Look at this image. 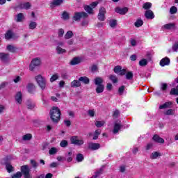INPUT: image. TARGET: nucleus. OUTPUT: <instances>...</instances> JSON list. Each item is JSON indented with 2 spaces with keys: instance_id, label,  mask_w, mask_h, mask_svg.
Returning a JSON list of instances; mask_svg holds the SVG:
<instances>
[{
  "instance_id": "1",
  "label": "nucleus",
  "mask_w": 178,
  "mask_h": 178,
  "mask_svg": "<svg viewBox=\"0 0 178 178\" xmlns=\"http://www.w3.org/2000/svg\"><path fill=\"white\" fill-rule=\"evenodd\" d=\"M49 115L53 123H59L62 113L60 112V109H59L58 107H52V108L50 110Z\"/></svg>"
},
{
  "instance_id": "2",
  "label": "nucleus",
  "mask_w": 178,
  "mask_h": 178,
  "mask_svg": "<svg viewBox=\"0 0 178 178\" xmlns=\"http://www.w3.org/2000/svg\"><path fill=\"white\" fill-rule=\"evenodd\" d=\"M35 80L41 90H44L47 88V79H45V77L42 76L41 74H39L35 76Z\"/></svg>"
},
{
  "instance_id": "3",
  "label": "nucleus",
  "mask_w": 178,
  "mask_h": 178,
  "mask_svg": "<svg viewBox=\"0 0 178 178\" xmlns=\"http://www.w3.org/2000/svg\"><path fill=\"white\" fill-rule=\"evenodd\" d=\"M88 14L86 12H76L74 13L72 19L74 22H80L81 19H87Z\"/></svg>"
},
{
  "instance_id": "4",
  "label": "nucleus",
  "mask_w": 178,
  "mask_h": 178,
  "mask_svg": "<svg viewBox=\"0 0 178 178\" xmlns=\"http://www.w3.org/2000/svg\"><path fill=\"white\" fill-rule=\"evenodd\" d=\"M21 172L24 175V178H33V175L30 174V168L29 165H25L21 167Z\"/></svg>"
},
{
  "instance_id": "5",
  "label": "nucleus",
  "mask_w": 178,
  "mask_h": 178,
  "mask_svg": "<svg viewBox=\"0 0 178 178\" xmlns=\"http://www.w3.org/2000/svg\"><path fill=\"white\" fill-rule=\"evenodd\" d=\"M70 141L72 144H74V145H83L84 144V140L83 139H79V136H74L71 137Z\"/></svg>"
},
{
  "instance_id": "6",
  "label": "nucleus",
  "mask_w": 178,
  "mask_h": 178,
  "mask_svg": "<svg viewBox=\"0 0 178 178\" xmlns=\"http://www.w3.org/2000/svg\"><path fill=\"white\" fill-rule=\"evenodd\" d=\"M40 65H41V60L38 58H34L31 63V65L29 66V70L33 72V70L35 69V67L40 66Z\"/></svg>"
},
{
  "instance_id": "7",
  "label": "nucleus",
  "mask_w": 178,
  "mask_h": 178,
  "mask_svg": "<svg viewBox=\"0 0 178 178\" xmlns=\"http://www.w3.org/2000/svg\"><path fill=\"white\" fill-rule=\"evenodd\" d=\"M0 60L3 63H9L10 56L8 53H0Z\"/></svg>"
},
{
  "instance_id": "8",
  "label": "nucleus",
  "mask_w": 178,
  "mask_h": 178,
  "mask_svg": "<svg viewBox=\"0 0 178 178\" xmlns=\"http://www.w3.org/2000/svg\"><path fill=\"white\" fill-rule=\"evenodd\" d=\"M101 148V144L94 143L92 142H89L88 143V149H91V151H97Z\"/></svg>"
},
{
  "instance_id": "9",
  "label": "nucleus",
  "mask_w": 178,
  "mask_h": 178,
  "mask_svg": "<svg viewBox=\"0 0 178 178\" xmlns=\"http://www.w3.org/2000/svg\"><path fill=\"white\" fill-rule=\"evenodd\" d=\"M79 63H81V58L79 57H74L70 62L71 66H76V65H79Z\"/></svg>"
},
{
  "instance_id": "10",
  "label": "nucleus",
  "mask_w": 178,
  "mask_h": 178,
  "mask_svg": "<svg viewBox=\"0 0 178 178\" xmlns=\"http://www.w3.org/2000/svg\"><path fill=\"white\" fill-rule=\"evenodd\" d=\"M17 8H19V9L29 10L31 8V3H30V2L22 3L18 5Z\"/></svg>"
},
{
  "instance_id": "11",
  "label": "nucleus",
  "mask_w": 178,
  "mask_h": 178,
  "mask_svg": "<svg viewBox=\"0 0 178 178\" xmlns=\"http://www.w3.org/2000/svg\"><path fill=\"white\" fill-rule=\"evenodd\" d=\"M145 17L148 19H152L154 17H155V15H154V12L151 10H147L145 12Z\"/></svg>"
},
{
  "instance_id": "12",
  "label": "nucleus",
  "mask_w": 178,
  "mask_h": 178,
  "mask_svg": "<svg viewBox=\"0 0 178 178\" xmlns=\"http://www.w3.org/2000/svg\"><path fill=\"white\" fill-rule=\"evenodd\" d=\"M116 13H119V15H126L127 12H129V8L127 7L120 8L119 7L115 8Z\"/></svg>"
},
{
  "instance_id": "13",
  "label": "nucleus",
  "mask_w": 178,
  "mask_h": 178,
  "mask_svg": "<svg viewBox=\"0 0 178 178\" xmlns=\"http://www.w3.org/2000/svg\"><path fill=\"white\" fill-rule=\"evenodd\" d=\"M170 64V59H169V58L168 57H165L161 59L160 61V65H161L162 67L168 66V65Z\"/></svg>"
},
{
  "instance_id": "14",
  "label": "nucleus",
  "mask_w": 178,
  "mask_h": 178,
  "mask_svg": "<svg viewBox=\"0 0 178 178\" xmlns=\"http://www.w3.org/2000/svg\"><path fill=\"white\" fill-rule=\"evenodd\" d=\"M122 127H123V125H122V124L115 122L113 133H114V134H118V133H119V130H120Z\"/></svg>"
},
{
  "instance_id": "15",
  "label": "nucleus",
  "mask_w": 178,
  "mask_h": 178,
  "mask_svg": "<svg viewBox=\"0 0 178 178\" xmlns=\"http://www.w3.org/2000/svg\"><path fill=\"white\" fill-rule=\"evenodd\" d=\"M63 3V0H54L50 3V8H55V6H59Z\"/></svg>"
},
{
  "instance_id": "16",
  "label": "nucleus",
  "mask_w": 178,
  "mask_h": 178,
  "mask_svg": "<svg viewBox=\"0 0 178 178\" xmlns=\"http://www.w3.org/2000/svg\"><path fill=\"white\" fill-rule=\"evenodd\" d=\"M15 100L18 104H22V102L23 101V95L22 94V92H17L15 95Z\"/></svg>"
},
{
  "instance_id": "17",
  "label": "nucleus",
  "mask_w": 178,
  "mask_h": 178,
  "mask_svg": "<svg viewBox=\"0 0 178 178\" xmlns=\"http://www.w3.org/2000/svg\"><path fill=\"white\" fill-rule=\"evenodd\" d=\"M71 87L72 88H77L79 87H81V83L80 82L79 79L74 80L72 82H71Z\"/></svg>"
},
{
  "instance_id": "18",
  "label": "nucleus",
  "mask_w": 178,
  "mask_h": 178,
  "mask_svg": "<svg viewBox=\"0 0 178 178\" xmlns=\"http://www.w3.org/2000/svg\"><path fill=\"white\" fill-rule=\"evenodd\" d=\"M26 88L30 94H33L35 91V86L33 83H29Z\"/></svg>"
},
{
  "instance_id": "19",
  "label": "nucleus",
  "mask_w": 178,
  "mask_h": 178,
  "mask_svg": "<svg viewBox=\"0 0 178 178\" xmlns=\"http://www.w3.org/2000/svg\"><path fill=\"white\" fill-rule=\"evenodd\" d=\"M6 49L8 50L9 52H12V54H15L16 51H17V47L13 46L12 44H8L6 47Z\"/></svg>"
},
{
  "instance_id": "20",
  "label": "nucleus",
  "mask_w": 178,
  "mask_h": 178,
  "mask_svg": "<svg viewBox=\"0 0 178 178\" xmlns=\"http://www.w3.org/2000/svg\"><path fill=\"white\" fill-rule=\"evenodd\" d=\"M153 140L154 141H155L156 143H159L160 144H163V143H165V140H163V138H160L158 135H154L153 136Z\"/></svg>"
},
{
  "instance_id": "21",
  "label": "nucleus",
  "mask_w": 178,
  "mask_h": 178,
  "mask_svg": "<svg viewBox=\"0 0 178 178\" xmlns=\"http://www.w3.org/2000/svg\"><path fill=\"white\" fill-rule=\"evenodd\" d=\"M24 19V15L22 13H19L16 16V22L17 23H21V22H23V19Z\"/></svg>"
},
{
  "instance_id": "22",
  "label": "nucleus",
  "mask_w": 178,
  "mask_h": 178,
  "mask_svg": "<svg viewBox=\"0 0 178 178\" xmlns=\"http://www.w3.org/2000/svg\"><path fill=\"white\" fill-rule=\"evenodd\" d=\"M104 90H105V86L104 85H97L96 88L97 94H101L104 92Z\"/></svg>"
},
{
  "instance_id": "23",
  "label": "nucleus",
  "mask_w": 178,
  "mask_h": 178,
  "mask_svg": "<svg viewBox=\"0 0 178 178\" xmlns=\"http://www.w3.org/2000/svg\"><path fill=\"white\" fill-rule=\"evenodd\" d=\"M102 83H104V79H102V78L97 76L95 79V86H102Z\"/></svg>"
},
{
  "instance_id": "24",
  "label": "nucleus",
  "mask_w": 178,
  "mask_h": 178,
  "mask_svg": "<svg viewBox=\"0 0 178 178\" xmlns=\"http://www.w3.org/2000/svg\"><path fill=\"white\" fill-rule=\"evenodd\" d=\"M159 156H162V154L159 152H153L150 155V159H156Z\"/></svg>"
},
{
  "instance_id": "25",
  "label": "nucleus",
  "mask_w": 178,
  "mask_h": 178,
  "mask_svg": "<svg viewBox=\"0 0 178 178\" xmlns=\"http://www.w3.org/2000/svg\"><path fill=\"white\" fill-rule=\"evenodd\" d=\"M79 82L83 83V84H90V79L87 76H81L79 79Z\"/></svg>"
},
{
  "instance_id": "26",
  "label": "nucleus",
  "mask_w": 178,
  "mask_h": 178,
  "mask_svg": "<svg viewBox=\"0 0 178 178\" xmlns=\"http://www.w3.org/2000/svg\"><path fill=\"white\" fill-rule=\"evenodd\" d=\"M83 8L86 12H87V13H89V15H94V10L90 6L86 5V6H84Z\"/></svg>"
},
{
  "instance_id": "27",
  "label": "nucleus",
  "mask_w": 178,
  "mask_h": 178,
  "mask_svg": "<svg viewBox=\"0 0 178 178\" xmlns=\"http://www.w3.org/2000/svg\"><path fill=\"white\" fill-rule=\"evenodd\" d=\"M73 35H74L73 31H69L64 35V38H65V40H70V38H72L73 37Z\"/></svg>"
},
{
  "instance_id": "28",
  "label": "nucleus",
  "mask_w": 178,
  "mask_h": 178,
  "mask_svg": "<svg viewBox=\"0 0 178 178\" xmlns=\"http://www.w3.org/2000/svg\"><path fill=\"white\" fill-rule=\"evenodd\" d=\"M172 105V102H165L164 104L159 106V109H166V108H169Z\"/></svg>"
},
{
  "instance_id": "29",
  "label": "nucleus",
  "mask_w": 178,
  "mask_h": 178,
  "mask_svg": "<svg viewBox=\"0 0 178 178\" xmlns=\"http://www.w3.org/2000/svg\"><path fill=\"white\" fill-rule=\"evenodd\" d=\"M176 25L173 23L166 24L163 26L164 29L166 30H172V29H175Z\"/></svg>"
},
{
  "instance_id": "30",
  "label": "nucleus",
  "mask_w": 178,
  "mask_h": 178,
  "mask_svg": "<svg viewBox=\"0 0 178 178\" xmlns=\"http://www.w3.org/2000/svg\"><path fill=\"white\" fill-rule=\"evenodd\" d=\"M144 24V22L143 19H138L136 22L134 23L135 27H141Z\"/></svg>"
},
{
  "instance_id": "31",
  "label": "nucleus",
  "mask_w": 178,
  "mask_h": 178,
  "mask_svg": "<svg viewBox=\"0 0 178 178\" xmlns=\"http://www.w3.org/2000/svg\"><path fill=\"white\" fill-rule=\"evenodd\" d=\"M13 37V32L12 31H8L5 35L6 40H10Z\"/></svg>"
},
{
  "instance_id": "32",
  "label": "nucleus",
  "mask_w": 178,
  "mask_h": 178,
  "mask_svg": "<svg viewBox=\"0 0 178 178\" xmlns=\"http://www.w3.org/2000/svg\"><path fill=\"white\" fill-rule=\"evenodd\" d=\"M6 168L8 173H10V172H13L14 168L12 165L9 164L8 163H6Z\"/></svg>"
},
{
  "instance_id": "33",
  "label": "nucleus",
  "mask_w": 178,
  "mask_h": 178,
  "mask_svg": "<svg viewBox=\"0 0 178 178\" xmlns=\"http://www.w3.org/2000/svg\"><path fill=\"white\" fill-rule=\"evenodd\" d=\"M152 6V3L149 2H147L143 4V9H145V10H149Z\"/></svg>"
},
{
  "instance_id": "34",
  "label": "nucleus",
  "mask_w": 178,
  "mask_h": 178,
  "mask_svg": "<svg viewBox=\"0 0 178 178\" xmlns=\"http://www.w3.org/2000/svg\"><path fill=\"white\" fill-rule=\"evenodd\" d=\"M31 138H33V136L30 134H26L22 137V140H24V141H30Z\"/></svg>"
},
{
  "instance_id": "35",
  "label": "nucleus",
  "mask_w": 178,
  "mask_h": 178,
  "mask_svg": "<svg viewBox=\"0 0 178 178\" xmlns=\"http://www.w3.org/2000/svg\"><path fill=\"white\" fill-rule=\"evenodd\" d=\"M134 76L133 72H128L125 75V78L127 80H133Z\"/></svg>"
},
{
  "instance_id": "36",
  "label": "nucleus",
  "mask_w": 178,
  "mask_h": 178,
  "mask_svg": "<svg viewBox=\"0 0 178 178\" xmlns=\"http://www.w3.org/2000/svg\"><path fill=\"white\" fill-rule=\"evenodd\" d=\"M76 161L77 162H83L84 161V155L83 154H78L76 155Z\"/></svg>"
},
{
  "instance_id": "37",
  "label": "nucleus",
  "mask_w": 178,
  "mask_h": 178,
  "mask_svg": "<svg viewBox=\"0 0 178 178\" xmlns=\"http://www.w3.org/2000/svg\"><path fill=\"white\" fill-rule=\"evenodd\" d=\"M101 135V129H97L95 131L93 140H98V136Z\"/></svg>"
},
{
  "instance_id": "38",
  "label": "nucleus",
  "mask_w": 178,
  "mask_h": 178,
  "mask_svg": "<svg viewBox=\"0 0 178 178\" xmlns=\"http://www.w3.org/2000/svg\"><path fill=\"white\" fill-rule=\"evenodd\" d=\"M109 24H110V26L113 29L116 27V26L118 25V21L116 19L110 20Z\"/></svg>"
},
{
  "instance_id": "39",
  "label": "nucleus",
  "mask_w": 178,
  "mask_h": 178,
  "mask_svg": "<svg viewBox=\"0 0 178 178\" xmlns=\"http://www.w3.org/2000/svg\"><path fill=\"white\" fill-rule=\"evenodd\" d=\"M58 79H59V75L58 74L52 75L50 78V83H54V81H56Z\"/></svg>"
},
{
  "instance_id": "40",
  "label": "nucleus",
  "mask_w": 178,
  "mask_h": 178,
  "mask_svg": "<svg viewBox=\"0 0 178 178\" xmlns=\"http://www.w3.org/2000/svg\"><path fill=\"white\" fill-rule=\"evenodd\" d=\"M62 17H63V20H69V19L70 18L69 13L66 11H64L63 13Z\"/></svg>"
},
{
  "instance_id": "41",
  "label": "nucleus",
  "mask_w": 178,
  "mask_h": 178,
  "mask_svg": "<svg viewBox=\"0 0 178 178\" xmlns=\"http://www.w3.org/2000/svg\"><path fill=\"white\" fill-rule=\"evenodd\" d=\"M56 51H57V54H58V55H60V54H65V52H66V49H62V47H57Z\"/></svg>"
},
{
  "instance_id": "42",
  "label": "nucleus",
  "mask_w": 178,
  "mask_h": 178,
  "mask_svg": "<svg viewBox=\"0 0 178 178\" xmlns=\"http://www.w3.org/2000/svg\"><path fill=\"white\" fill-rule=\"evenodd\" d=\"M30 163L32 168H33L34 169H37V168H38V163H37V161H35V160H31Z\"/></svg>"
},
{
  "instance_id": "43",
  "label": "nucleus",
  "mask_w": 178,
  "mask_h": 178,
  "mask_svg": "<svg viewBox=\"0 0 178 178\" xmlns=\"http://www.w3.org/2000/svg\"><path fill=\"white\" fill-rule=\"evenodd\" d=\"M60 145L63 148H66V147H67V145H69V143H67V140H63L60 142Z\"/></svg>"
},
{
  "instance_id": "44",
  "label": "nucleus",
  "mask_w": 178,
  "mask_h": 178,
  "mask_svg": "<svg viewBox=\"0 0 178 178\" xmlns=\"http://www.w3.org/2000/svg\"><path fill=\"white\" fill-rule=\"evenodd\" d=\"M114 73H116L117 74H119L120 73V71L122 70V66L117 65L114 67Z\"/></svg>"
},
{
  "instance_id": "45",
  "label": "nucleus",
  "mask_w": 178,
  "mask_h": 178,
  "mask_svg": "<svg viewBox=\"0 0 178 178\" xmlns=\"http://www.w3.org/2000/svg\"><path fill=\"white\" fill-rule=\"evenodd\" d=\"M26 106L28 109H34L35 105L33 103H31V102L28 101L27 104H26Z\"/></svg>"
},
{
  "instance_id": "46",
  "label": "nucleus",
  "mask_w": 178,
  "mask_h": 178,
  "mask_svg": "<svg viewBox=\"0 0 178 178\" xmlns=\"http://www.w3.org/2000/svg\"><path fill=\"white\" fill-rule=\"evenodd\" d=\"M95 124L97 127H102L105 124V121H96Z\"/></svg>"
},
{
  "instance_id": "47",
  "label": "nucleus",
  "mask_w": 178,
  "mask_h": 178,
  "mask_svg": "<svg viewBox=\"0 0 178 178\" xmlns=\"http://www.w3.org/2000/svg\"><path fill=\"white\" fill-rule=\"evenodd\" d=\"M37 27V22H31L29 24V29L31 30H34Z\"/></svg>"
},
{
  "instance_id": "48",
  "label": "nucleus",
  "mask_w": 178,
  "mask_h": 178,
  "mask_svg": "<svg viewBox=\"0 0 178 178\" xmlns=\"http://www.w3.org/2000/svg\"><path fill=\"white\" fill-rule=\"evenodd\" d=\"M139 65L140 66H147L148 65V60L147 59H142L139 61Z\"/></svg>"
},
{
  "instance_id": "49",
  "label": "nucleus",
  "mask_w": 178,
  "mask_h": 178,
  "mask_svg": "<svg viewBox=\"0 0 178 178\" xmlns=\"http://www.w3.org/2000/svg\"><path fill=\"white\" fill-rule=\"evenodd\" d=\"M170 13L171 15H175V13H177V8L175 6H172L170 9Z\"/></svg>"
},
{
  "instance_id": "50",
  "label": "nucleus",
  "mask_w": 178,
  "mask_h": 178,
  "mask_svg": "<svg viewBox=\"0 0 178 178\" xmlns=\"http://www.w3.org/2000/svg\"><path fill=\"white\" fill-rule=\"evenodd\" d=\"M109 79L113 81V83H118V76L115 75H110Z\"/></svg>"
},
{
  "instance_id": "51",
  "label": "nucleus",
  "mask_w": 178,
  "mask_h": 178,
  "mask_svg": "<svg viewBox=\"0 0 178 178\" xmlns=\"http://www.w3.org/2000/svg\"><path fill=\"white\" fill-rule=\"evenodd\" d=\"M58 152V150L56 149V147H51V149L49 151V154L50 155H55Z\"/></svg>"
},
{
  "instance_id": "52",
  "label": "nucleus",
  "mask_w": 178,
  "mask_h": 178,
  "mask_svg": "<svg viewBox=\"0 0 178 178\" xmlns=\"http://www.w3.org/2000/svg\"><path fill=\"white\" fill-rule=\"evenodd\" d=\"M63 34H65V30H63V29H59L58 32V38H60L63 37Z\"/></svg>"
},
{
  "instance_id": "53",
  "label": "nucleus",
  "mask_w": 178,
  "mask_h": 178,
  "mask_svg": "<svg viewBox=\"0 0 178 178\" xmlns=\"http://www.w3.org/2000/svg\"><path fill=\"white\" fill-rule=\"evenodd\" d=\"M90 70L92 73H95V72H98V66L97 65H93L90 67Z\"/></svg>"
},
{
  "instance_id": "54",
  "label": "nucleus",
  "mask_w": 178,
  "mask_h": 178,
  "mask_svg": "<svg viewBox=\"0 0 178 178\" xmlns=\"http://www.w3.org/2000/svg\"><path fill=\"white\" fill-rule=\"evenodd\" d=\"M172 49L174 52H177L178 50V42H176L172 47Z\"/></svg>"
},
{
  "instance_id": "55",
  "label": "nucleus",
  "mask_w": 178,
  "mask_h": 178,
  "mask_svg": "<svg viewBox=\"0 0 178 178\" xmlns=\"http://www.w3.org/2000/svg\"><path fill=\"white\" fill-rule=\"evenodd\" d=\"M106 13V10L105 9V8L102 7L99 8V15H104Z\"/></svg>"
},
{
  "instance_id": "56",
  "label": "nucleus",
  "mask_w": 178,
  "mask_h": 178,
  "mask_svg": "<svg viewBox=\"0 0 178 178\" xmlns=\"http://www.w3.org/2000/svg\"><path fill=\"white\" fill-rule=\"evenodd\" d=\"M98 19L100 22H104L105 21V15L102 14H98L97 15Z\"/></svg>"
},
{
  "instance_id": "57",
  "label": "nucleus",
  "mask_w": 178,
  "mask_h": 178,
  "mask_svg": "<svg viewBox=\"0 0 178 178\" xmlns=\"http://www.w3.org/2000/svg\"><path fill=\"white\" fill-rule=\"evenodd\" d=\"M88 115L90 116V118H94V116H95V111H94V110H88Z\"/></svg>"
},
{
  "instance_id": "58",
  "label": "nucleus",
  "mask_w": 178,
  "mask_h": 178,
  "mask_svg": "<svg viewBox=\"0 0 178 178\" xmlns=\"http://www.w3.org/2000/svg\"><path fill=\"white\" fill-rule=\"evenodd\" d=\"M22 177V172H17L15 174H14L12 176V178H20Z\"/></svg>"
},
{
  "instance_id": "59",
  "label": "nucleus",
  "mask_w": 178,
  "mask_h": 178,
  "mask_svg": "<svg viewBox=\"0 0 178 178\" xmlns=\"http://www.w3.org/2000/svg\"><path fill=\"white\" fill-rule=\"evenodd\" d=\"M171 95H178V89L172 88L170 91Z\"/></svg>"
},
{
  "instance_id": "60",
  "label": "nucleus",
  "mask_w": 178,
  "mask_h": 178,
  "mask_svg": "<svg viewBox=\"0 0 178 178\" xmlns=\"http://www.w3.org/2000/svg\"><path fill=\"white\" fill-rule=\"evenodd\" d=\"M124 88H125L124 86H122L119 88L118 92H119L120 95H122L123 94V92L124 91Z\"/></svg>"
},
{
  "instance_id": "61",
  "label": "nucleus",
  "mask_w": 178,
  "mask_h": 178,
  "mask_svg": "<svg viewBox=\"0 0 178 178\" xmlns=\"http://www.w3.org/2000/svg\"><path fill=\"white\" fill-rule=\"evenodd\" d=\"M120 115V112L119 111V110H115L113 114V116L114 118H119V115Z\"/></svg>"
},
{
  "instance_id": "62",
  "label": "nucleus",
  "mask_w": 178,
  "mask_h": 178,
  "mask_svg": "<svg viewBox=\"0 0 178 178\" xmlns=\"http://www.w3.org/2000/svg\"><path fill=\"white\" fill-rule=\"evenodd\" d=\"M130 44L132 47H136V45H137V41L134 39H131Z\"/></svg>"
},
{
  "instance_id": "63",
  "label": "nucleus",
  "mask_w": 178,
  "mask_h": 178,
  "mask_svg": "<svg viewBox=\"0 0 178 178\" xmlns=\"http://www.w3.org/2000/svg\"><path fill=\"white\" fill-rule=\"evenodd\" d=\"M126 73H127V72L126 71V69H122L120 70L118 74H120V76H124Z\"/></svg>"
},
{
  "instance_id": "64",
  "label": "nucleus",
  "mask_w": 178,
  "mask_h": 178,
  "mask_svg": "<svg viewBox=\"0 0 178 178\" xmlns=\"http://www.w3.org/2000/svg\"><path fill=\"white\" fill-rule=\"evenodd\" d=\"M97 5H98V1H95V2H92V3H90V8L92 9H94V8H95L97 6Z\"/></svg>"
}]
</instances>
